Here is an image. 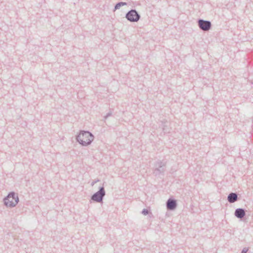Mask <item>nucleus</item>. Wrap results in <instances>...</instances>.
Listing matches in <instances>:
<instances>
[{
    "instance_id": "2",
    "label": "nucleus",
    "mask_w": 253,
    "mask_h": 253,
    "mask_svg": "<svg viewBox=\"0 0 253 253\" xmlns=\"http://www.w3.org/2000/svg\"><path fill=\"white\" fill-rule=\"evenodd\" d=\"M18 202V197L16 194L14 193H10L4 199V204L7 207H14Z\"/></svg>"
},
{
    "instance_id": "1",
    "label": "nucleus",
    "mask_w": 253,
    "mask_h": 253,
    "mask_svg": "<svg viewBox=\"0 0 253 253\" xmlns=\"http://www.w3.org/2000/svg\"><path fill=\"white\" fill-rule=\"evenodd\" d=\"M93 135L87 131L81 132L77 137L78 141L83 145L89 144L93 140Z\"/></svg>"
},
{
    "instance_id": "5",
    "label": "nucleus",
    "mask_w": 253,
    "mask_h": 253,
    "mask_svg": "<svg viewBox=\"0 0 253 253\" xmlns=\"http://www.w3.org/2000/svg\"><path fill=\"white\" fill-rule=\"evenodd\" d=\"M200 27L203 30H208L211 27V23L208 21L200 20L199 21Z\"/></svg>"
},
{
    "instance_id": "3",
    "label": "nucleus",
    "mask_w": 253,
    "mask_h": 253,
    "mask_svg": "<svg viewBox=\"0 0 253 253\" xmlns=\"http://www.w3.org/2000/svg\"><path fill=\"white\" fill-rule=\"evenodd\" d=\"M126 18L130 21H137L139 17L135 10H131L127 14Z\"/></svg>"
},
{
    "instance_id": "7",
    "label": "nucleus",
    "mask_w": 253,
    "mask_h": 253,
    "mask_svg": "<svg viewBox=\"0 0 253 253\" xmlns=\"http://www.w3.org/2000/svg\"><path fill=\"white\" fill-rule=\"evenodd\" d=\"M176 206L175 202L173 200H169L167 203V207L169 209L173 210Z\"/></svg>"
},
{
    "instance_id": "11",
    "label": "nucleus",
    "mask_w": 253,
    "mask_h": 253,
    "mask_svg": "<svg viewBox=\"0 0 253 253\" xmlns=\"http://www.w3.org/2000/svg\"><path fill=\"white\" fill-rule=\"evenodd\" d=\"M247 252V250L246 249H244L242 251V253H246V252Z\"/></svg>"
},
{
    "instance_id": "10",
    "label": "nucleus",
    "mask_w": 253,
    "mask_h": 253,
    "mask_svg": "<svg viewBox=\"0 0 253 253\" xmlns=\"http://www.w3.org/2000/svg\"><path fill=\"white\" fill-rule=\"evenodd\" d=\"M148 211L147 210H143V213L144 215H146L148 213Z\"/></svg>"
},
{
    "instance_id": "6",
    "label": "nucleus",
    "mask_w": 253,
    "mask_h": 253,
    "mask_svg": "<svg viewBox=\"0 0 253 253\" xmlns=\"http://www.w3.org/2000/svg\"><path fill=\"white\" fill-rule=\"evenodd\" d=\"M245 214V211L243 210L239 209H237L235 211V215L239 218H242Z\"/></svg>"
},
{
    "instance_id": "8",
    "label": "nucleus",
    "mask_w": 253,
    "mask_h": 253,
    "mask_svg": "<svg viewBox=\"0 0 253 253\" xmlns=\"http://www.w3.org/2000/svg\"><path fill=\"white\" fill-rule=\"evenodd\" d=\"M237 196L235 193L230 194L228 197V200L230 203L234 202L237 200Z\"/></svg>"
},
{
    "instance_id": "9",
    "label": "nucleus",
    "mask_w": 253,
    "mask_h": 253,
    "mask_svg": "<svg viewBox=\"0 0 253 253\" xmlns=\"http://www.w3.org/2000/svg\"><path fill=\"white\" fill-rule=\"evenodd\" d=\"M125 4H126V3L121 2V3H118L116 5L115 8L116 9L119 8L121 5H125Z\"/></svg>"
},
{
    "instance_id": "4",
    "label": "nucleus",
    "mask_w": 253,
    "mask_h": 253,
    "mask_svg": "<svg viewBox=\"0 0 253 253\" xmlns=\"http://www.w3.org/2000/svg\"><path fill=\"white\" fill-rule=\"evenodd\" d=\"M105 192L103 188H101L99 192L94 194L92 197V200L99 202L102 200V197L104 195Z\"/></svg>"
}]
</instances>
